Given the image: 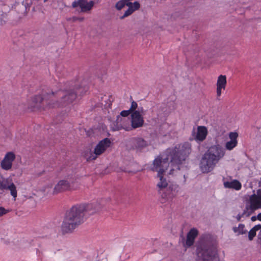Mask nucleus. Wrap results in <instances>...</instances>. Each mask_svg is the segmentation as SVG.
Wrapping results in <instances>:
<instances>
[{
	"mask_svg": "<svg viewBox=\"0 0 261 261\" xmlns=\"http://www.w3.org/2000/svg\"><path fill=\"white\" fill-rule=\"evenodd\" d=\"M10 212V210L6 209L3 206H0V217L7 214Z\"/></svg>",
	"mask_w": 261,
	"mask_h": 261,
	"instance_id": "obj_26",
	"label": "nucleus"
},
{
	"mask_svg": "<svg viewBox=\"0 0 261 261\" xmlns=\"http://www.w3.org/2000/svg\"><path fill=\"white\" fill-rule=\"evenodd\" d=\"M87 205L77 204L73 206L64 218L61 226L63 234L71 233L82 224L87 211Z\"/></svg>",
	"mask_w": 261,
	"mask_h": 261,
	"instance_id": "obj_4",
	"label": "nucleus"
},
{
	"mask_svg": "<svg viewBox=\"0 0 261 261\" xmlns=\"http://www.w3.org/2000/svg\"><path fill=\"white\" fill-rule=\"evenodd\" d=\"M131 126L127 127L121 126V128L126 131H129L133 129L141 127L144 123L143 117L140 115L138 112H134L131 114Z\"/></svg>",
	"mask_w": 261,
	"mask_h": 261,
	"instance_id": "obj_9",
	"label": "nucleus"
},
{
	"mask_svg": "<svg viewBox=\"0 0 261 261\" xmlns=\"http://www.w3.org/2000/svg\"><path fill=\"white\" fill-rule=\"evenodd\" d=\"M227 84L226 76L224 75H220L218 77L216 86V92L217 97H220L222 94V90H225Z\"/></svg>",
	"mask_w": 261,
	"mask_h": 261,
	"instance_id": "obj_14",
	"label": "nucleus"
},
{
	"mask_svg": "<svg viewBox=\"0 0 261 261\" xmlns=\"http://www.w3.org/2000/svg\"><path fill=\"white\" fill-rule=\"evenodd\" d=\"M132 114L129 110H123L120 113V115L121 116L123 117H127L130 114Z\"/></svg>",
	"mask_w": 261,
	"mask_h": 261,
	"instance_id": "obj_28",
	"label": "nucleus"
},
{
	"mask_svg": "<svg viewBox=\"0 0 261 261\" xmlns=\"http://www.w3.org/2000/svg\"><path fill=\"white\" fill-rule=\"evenodd\" d=\"M148 145L147 142L141 138L136 139L135 146L139 149H141Z\"/></svg>",
	"mask_w": 261,
	"mask_h": 261,
	"instance_id": "obj_19",
	"label": "nucleus"
},
{
	"mask_svg": "<svg viewBox=\"0 0 261 261\" xmlns=\"http://www.w3.org/2000/svg\"><path fill=\"white\" fill-rule=\"evenodd\" d=\"M248 213V211H247L246 209L245 208V210H244L242 214H239L236 216V219L238 221H240L241 220V219L244 217V216H247V215Z\"/></svg>",
	"mask_w": 261,
	"mask_h": 261,
	"instance_id": "obj_25",
	"label": "nucleus"
},
{
	"mask_svg": "<svg viewBox=\"0 0 261 261\" xmlns=\"http://www.w3.org/2000/svg\"><path fill=\"white\" fill-rule=\"evenodd\" d=\"M81 87L70 86L69 88L54 92L49 89H43L41 93L34 95L28 102V109L31 111L45 110L46 109L62 107L73 102Z\"/></svg>",
	"mask_w": 261,
	"mask_h": 261,
	"instance_id": "obj_2",
	"label": "nucleus"
},
{
	"mask_svg": "<svg viewBox=\"0 0 261 261\" xmlns=\"http://www.w3.org/2000/svg\"><path fill=\"white\" fill-rule=\"evenodd\" d=\"M198 234V231L195 228H193L188 232L186 241V246L190 247L193 245L195 239Z\"/></svg>",
	"mask_w": 261,
	"mask_h": 261,
	"instance_id": "obj_17",
	"label": "nucleus"
},
{
	"mask_svg": "<svg viewBox=\"0 0 261 261\" xmlns=\"http://www.w3.org/2000/svg\"><path fill=\"white\" fill-rule=\"evenodd\" d=\"M87 89H88V87H87L86 86L84 85V86H83V90H84L85 91H86V90H87Z\"/></svg>",
	"mask_w": 261,
	"mask_h": 261,
	"instance_id": "obj_35",
	"label": "nucleus"
},
{
	"mask_svg": "<svg viewBox=\"0 0 261 261\" xmlns=\"http://www.w3.org/2000/svg\"><path fill=\"white\" fill-rule=\"evenodd\" d=\"M258 186L259 187H261V177L258 182Z\"/></svg>",
	"mask_w": 261,
	"mask_h": 261,
	"instance_id": "obj_33",
	"label": "nucleus"
},
{
	"mask_svg": "<svg viewBox=\"0 0 261 261\" xmlns=\"http://www.w3.org/2000/svg\"><path fill=\"white\" fill-rule=\"evenodd\" d=\"M111 143L110 139L108 138L100 141L95 147L93 152L90 150L85 153V158L87 161L89 162L96 160L98 156L104 153L110 147Z\"/></svg>",
	"mask_w": 261,
	"mask_h": 261,
	"instance_id": "obj_6",
	"label": "nucleus"
},
{
	"mask_svg": "<svg viewBox=\"0 0 261 261\" xmlns=\"http://www.w3.org/2000/svg\"><path fill=\"white\" fill-rule=\"evenodd\" d=\"M84 20V17H76L73 16L72 17L67 18V21H71L72 22H75L76 21H83Z\"/></svg>",
	"mask_w": 261,
	"mask_h": 261,
	"instance_id": "obj_23",
	"label": "nucleus"
},
{
	"mask_svg": "<svg viewBox=\"0 0 261 261\" xmlns=\"http://www.w3.org/2000/svg\"><path fill=\"white\" fill-rule=\"evenodd\" d=\"M232 230L237 235L244 234L247 233V231L245 229V225L243 224H239L238 227H233Z\"/></svg>",
	"mask_w": 261,
	"mask_h": 261,
	"instance_id": "obj_18",
	"label": "nucleus"
},
{
	"mask_svg": "<svg viewBox=\"0 0 261 261\" xmlns=\"http://www.w3.org/2000/svg\"><path fill=\"white\" fill-rule=\"evenodd\" d=\"M257 219L259 220V221H261V213H259L257 216Z\"/></svg>",
	"mask_w": 261,
	"mask_h": 261,
	"instance_id": "obj_32",
	"label": "nucleus"
},
{
	"mask_svg": "<svg viewBox=\"0 0 261 261\" xmlns=\"http://www.w3.org/2000/svg\"><path fill=\"white\" fill-rule=\"evenodd\" d=\"M16 159L15 153L12 151L7 152L3 160L1 161L0 166L5 171H10L12 169L13 163Z\"/></svg>",
	"mask_w": 261,
	"mask_h": 261,
	"instance_id": "obj_11",
	"label": "nucleus"
},
{
	"mask_svg": "<svg viewBox=\"0 0 261 261\" xmlns=\"http://www.w3.org/2000/svg\"><path fill=\"white\" fill-rule=\"evenodd\" d=\"M48 0H44V2H46Z\"/></svg>",
	"mask_w": 261,
	"mask_h": 261,
	"instance_id": "obj_37",
	"label": "nucleus"
},
{
	"mask_svg": "<svg viewBox=\"0 0 261 261\" xmlns=\"http://www.w3.org/2000/svg\"><path fill=\"white\" fill-rule=\"evenodd\" d=\"M256 236V231L252 228L249 231L248 239L249 240H252L253 238Z\"/></svg>",
	"mask_w": 261,
	"mask_h": 261,
	"instance_id": "obj_27",
	"label": "nucleus"
},
{
	"mask_svg": "<svg viewBox=\"0 0 261 261\" xmlns=\"http://www.w3.org/2000/svg\"><path fill=\"white\" fill-rule=\"evenodd\" d=\"M120 118L121 119H122V118H121L120 116H118V117H117V121L118 122V121H119V119H120Z\"/></svg>",
	"mask_w": 261,
	"mask_h": 261,
	"instance_id": "obj_36",
	"label": "nucleus"
},
{
	"mask_svg": "<svg viewBox=\"0 0 261 261\" xmlns=\"http://www.w3.org/2000/svg\"><path fill=\"white\" fill-rule=\"evenodd\" d=\"M256 217L255 216H253L251 217V220L252 221L256 220Z\"/></svg>",
	"mask_w": 261,
	"mask_h": 261,
	"instance_id": "obj_34",
	"label": "nucleus"
},
{
	"mask_svg": "<svg viewBox=\"0 0 261 261\" xmlns=\"http://www.w3.org/2000/svg\"><path fill=\"white\" fill-rule=\"evenodd\" d=\"M238 134L236 132H230L229 134V137L230 139L229 141H228L225 144V148L228 150H231L234 148L238 144L237 138Z\"/></svg>",
	"mask_w": 261,
	"mask_h": 261,
	"instance_id": "obj_16",
	"label": "nucleus"
},
{
	"mask_svg": "<svg viewBox=\"0 0 261 261\" xmlns=\"http://www.w3.org/2000/svg\"><path fill=\"white\" fill-rule=\"evenodd\" d=\"M207 134L208 130L205 126H198L196 131L194 127L192 132V136L197 142H203L206 139Z\"/></svg>",
	"mask_w": 261,
	"mask_h": 261,
	"instance_id": "obj_12",
	"label": "nucleus"
},
{
	"mask_svg": "<svg viewBox=\"0 0 261 261\" xmlns=\"http://www.w3.org/2000/svg\"><path fill=\"white\" fill-rule=\"evenodd\" d=\"M126 6L129 8V7H131L133 10L134 9V11L138 10L140 7V3L137 1L134 3H127L126 4Z\"/></svg>",
	"mask_w": 261,
	"mask_h": 261,
	"instance_id": "obj_20",
	"label": "nucleus"
},
{
	"mask_svg": "<svg viewBox=\"0 0 261 261\" xmlns=\"http://www.w3.org/2000/svg\"><path fill=\"white\" fill-rule=\"evenodd\" d=\"M223 186L225 188L233 189L239 191L242 188L241 183L237 179H232L231 181L226 180V178L222 179Z\"/></svg>",
	"mask_w": 261,
	"mask_h": 261,
	"instance_id": "obj_15",
	"label": "nucleus"
},
{
	"mask_svg": "<svg viewBox=\"0 0 261 261\" xmlns=\"http://www.w3.org/2000/svg\"><path fill=\"white\" fill-rule=\"evenodd\" d=\"M255 196L261 200V189H259L256 191Z\"/></svg>",
	"mask_w": 261,
	"mask_h": 261,
	"instance_id": "obj_30",
	"label": "nucleus"
},
{
	"mask_svg": "<svg viewBox=\"0 0 261 261\" xmlns=\"http://www.w3.org/2000/svg\"><path fill=\"white\" fill-rule=\"evenodd\" d=\"M126 4L125 1L120 0L116 4L115 7L118 10H121L125 5L126 6Z\"/></svg>",
	"mask_w": 261,
	"mask_h": 261,
	"instance_id": "obj_21",
	"label": "nucleus"
},
{
	"mask_svg": "<svg viewBox=\"0 0 261 261\" xmlns=\"http://www.w3.org/2000/svg\"><path fill=\"white\" fill-rule=\"evenodd\" d=\"M134 112H138L140 115L143 116L144 114L145 111L143 107H140L138 109L137 111H135Z\"/></svg>",
	"mask_w": 261,
	"mask_h": 261,
	"instance_id": "obj_29",
	"label": "nucleus"
},
{
	"mask_svg": "<svg viewBox=\"0 0 261 261\" xmlns=\"http://www.w3.org/2000/svg\"><path fill=\"white\" fill-rule=\"evenodd\" d=\"M134 12V9L133 10L131 7H129L126 11H125L123 16L120 17V19H122L130 15Z\"/></svg>",
	"mask_w": 261,
	"mask_h": 261,
	"instance_id": "obj_22",
	"label": "nucleus"
},
{
	"mask_svg": "<svg viewBox=\"0 0 261 261\" xmlns=\"http://www.w3.org/2000/svg\"><path fill=\"white\" fill-rule=\"evenodd\" d=\"M197 261H213L216 248L212 241H203L197 247Z\"/></svg>",
	"mask_w": 261,
	"mask_h": 261,
	"instance_id": "obj_5",
	"label": "nucleus"
},
{
	"mask_svg": "<svg viewBox=\"0 0 261 261\" xmlns=\"http://www.w3.org/2000/svg\"><path fill=\"white\" fill-rule=\"evenodd\" d=\"M78 187L79 185L75 182H72L70 184L66 180H61L54 187L53 194H57L65 191L75 190Z\"/></svg>",
	"mask_w": 261,
	"mask_h": 261,
	"instance_id": "obj_10",
	"label": "nucleus"
},
{
	"mask_svg": "<svg viewBox=\"0 0 261 261\" xmlns=\"http://www.w3.org/2000/svg\"><path fill=\"white\" fill-rule=\"evenodd\" d=\"M191 151V144L186 142L178 144L174 147L167 149L165 152L166 157L165 159L162 160L160 156H158L154 160L151 170L153 171L158 172V176L160 178V181L158 183L157 187L159 189L158 192L162 198L168 199L172 198L167 193L170 191L167 189L168 184L166 179L163 177V173L169 167V161H170L172 167L169 173L171 174H173V171L174 170H180L179 165L185 163L189 158Z\"/></svg>",
	"mask_w": 261,
	"mask_h": 261,
	"instance_id": "obj_1",
	"label": "nucleus"
},
{
	"mask_svg": "<svg viewBox=\"0 0 261 261\" xmlns=\"http://www.w3.org/2000/svg\"><path fill=\"white\" fill-rule=\"evenodd\" d=\"M252 229L256 232L257 230H258L261 229V225H259V224L256 225L254 226L252 228Z\"/></svg>",
	"mask_w": 261,
	"mask_h": 261,
	"instance_id": "obj_31",
	"label": "nucleus"
},
{
	"mask_svg": "<svg viewBox=\"0 0 261 261\" xmlns=\"http://www.w3.org/2000/svg\"><path fill=\"white\" fill-rule=\"evenodd\" d=\"M94 5V3L93 1L88 2L87 0H77L72 3V7L75 8L79 6L81 9V12L86 13L91 11Z\"/></svg>",
	"mask_w": 261,
	"mask_h": 261,
	"instance_id": "obj_13",
	"label": "nucleus"
},
{
	"mask_svg": "<svg viewBox=\"0 0 261 261\" xmlns=\"http://www.w3.org/2000/svg\"><path fill=\"white\" fill-rule=\"evenodd\" d=\"M137 108H138L137 103L135 101H132V102L131 103L130 107L129 110L130 111V112L132 113L135 111H137L136 109H137Z\"/></svg>",
	"mask_w": 261,
	"mask_h": 261,
	"instance_id": "obj_24",
	"label": "nucleus"
},
{
	"mask_svg": "<svg viewBox=\"0 0 261 261\" xmlns=\"http://www.w3.org/2000/svg\"><path fill=\"white\" fill-rule=\"evenodd\" d=\"M245 208L248 211L247 216L261 208V200L256 197L255 194L249 196L248 199L246 201Z\"/></svg>",
	"mask_w": 261,
	"mask_h": 261,
	"instance_id": "obj_8",
	"label": "nucleus"
},
{
	"mask_svg": "<svg viewBox=\"0 0 261 261\" xmlns=\"http://www.w3.org/2000/svg\"><path fill=\"white\" fill-rule=\"evenodd\" d=\"M5 191H9L14 200H16L17 196L16 186L11 179L5 178L0 173V194H3Z\"/></svg>",
	"mask_w": 261,
	"mask_h": 261,
	"instance_id": "obj_7",
	"label": "nucleus"
},
{
	"mask_svg": "<svg viewBox=\"0 0 261 261\" xmlns=\"http://www.w3.org/2000/svg\"><path fill=\"white\" fill-rule=\"evenodd\" d=\"M225 155V149L219 144L211 146L202 155L199 163V168L203 173L214 170L219 162Z\"/></svg>",
	"mask_w": 261,
	"mask_h": 261,
	"instance_id": "obj_3",
	"label": "nucleus"
}]
</instances>
